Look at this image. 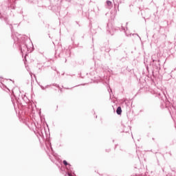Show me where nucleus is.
Instances as JSON below:
<instances>
[{"instance_id":"obj_3","label":"nucleus","mask_w":176,"mask_h":176,"mask_svg":"<svg viewBox=\"0 0 176 176\" xmlns=\"http://www.w3.org/2000/svg\"><path fill=\"white\" fill-rule=\"evenodd\" d=\"M67 175H68V176H74V175H72L71 173H67Z\"/></svg>"},{"instance_id":"obj_1","label":"nucleus","mask_w":176,"mask_h":176,"mask_svg":"<svg viewBox=\"0 0 176 176\" xmlns=\"http://www.w3.org/2000/svg\"><path fill=\"white\" fill-rule=\"evenodd\" d=\"M116 112H117L118 115H122V107H118L117 108Z\"/></svg>"},{"instance_id":"obj_2","label":"nucleus","mask_w":176,"mask_h":176,"mask_svg":"<svg viewBox=\"0 0 176 176\" xmlns=\"http://www.w3.org/2000/svg\"><path fill=\"white\" fill-rule=\"evenodd\" d=\"M63 164H65V166H68V162H67L65 160H64Z\"/></svg>"}]
</instances>
